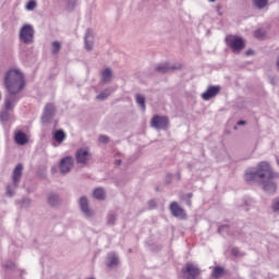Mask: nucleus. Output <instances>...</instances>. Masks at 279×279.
Here are the masks:
<instances>
[{
	"mask_svg": "<svg viewBox=\"0 0 279 279\" xmlns=\"http://www.w3.org/2000/svg\"><path fill=\"white\" fill-rule=\"evenodd\" d=\"M279 172L274 170L269 161H259L256 168L245 170L244 181L246 184H258L266 195L278 193Z\"/></svg>",
	"mask_w": 279,
	"mask_h": 279,
	"instance_id": "nucleus-1",
	"label": "nucleus"
},
{
	"mask_svg": "<svg viewBox=\"0 0 279 279\" xmlns=\"http://www.w3.org/2000/svg\"><path fill=\"white\" fill-rule=\"evenodd\" d=\"M3 85L9 93L4 99V108L5 110H14V106L21 99L19 93L27 86L25 75L21 70L10 69L4 75Z\"/></svg>",
	"mask_w": 279,
	"mask_h": 279,
	"instance_id": "nucleus-2",
	"label": "nucleus"
},
{
	"mask_svg": "<svg viewBox=\"0 0 279 279\" xmlns=\"http://www.w3.org/2000/svg\"><path fill=\"white\" fill-rule=\"evenodd\" d=\"M225 41L233 53H241L245 49V41L239 36L229 35Z\"/></svg>",
	"mask_w": 279,
	"mask_h": 279,
	"instance_id": "nucleus-3",
	"label": "nucleus"
},
{
	"mask_svg": "<svg viewBox=\"0 0 279 279\" xmlns=\"http://www.w3.org/2000/svg\"><path fill=\"white\" fill-rule=\"evenodd\" d=\"M34 34L36 32L34 31V26L31 24H25L20 29V40L24 45H32L34 43Z\"/></svg>",
	"mask_w": 279,
	"mask_h": 279,
	"instance_id": "nucleus-4",
	"label": "nucleus"
},
{
	"mask_svg": "<svg viewBox=\"0 0 279 279\" xmlns=\"http://www.w3.org/2000/svg\"><path fill=\"white\" fill-rule=\"evenodd\" d=\"M181 274L186 279H197L199 276H202V268L193 263H186L181 269Z\"/></svg>",
	"mask_w": 279,
	"mask_h": 279,
	"instance_id": "nucleus-5",
	"label": "nucleus"
},
{
	"mask_svg": "<svg viewBox=\"0 0 279 279\" xmlns=\"http://www.w3.org/2000/svg\"><path fill=\"white\" fill-rule=\"evenodd\" d=\"M169 117L166 116H154L150 120V128H154L155 130H163L165 132H167V130H169Z\"/></svg>",
	"mask_w": 279,
	"mask_h": 279,
	"instance_id": "nucleus-6",
	"label": "nucleus"
},
{
	"mask_svg": "<svg viewBox=\"0 0 279 279\" xmlns=\"http://www.w3.org/2000/svg\"><path fill=\"white\" fill-rule=\"evenodd\" d=\"M169 210L172 215V217H175V219H180L181 221H186L189 219V216L186 215V210L178 204V202L170 203Z\"/></svg>",
	"mask_w": 279,
	"mask_h": 279,
	"instance_id": "nucleus-7",
	"label": "nucleus"
},
{
	"mask_svg": "<svg viewBox=\"0 0 279 279\" xmlns=\"http://www.w3.org/2000/svg\"><path fill=\"white\" fill-rule=\"evenodd\" d=\"M78 206L81 208V213H83V215L87 219H90V218H93L95 216V211L93 209H90V204L88 202V197L82 196L78 199Z\"/></svg>",
	"mask_w": 279,
	"mask_h": 279,
	"instance_id": "nucleus-8",
	"label": "nucleus"
},
{
	"mask_svg": "<svg viewBox=\"0 0 279 279\" xmlns=\"http://www.w3.org/2000/svg\"><path fill=\"white\" fill-rule=\"evenodd\" d=\"M56 117V105L48 102L44 108V112L41 116L43 123H51V119Z\"/></svg>",
	"mask_w": 279,
	"mask_h": 279,
	"instance_id": "nucleus-9",
	"label": "nucleus"
},
{
	"mask_svg": "<svg viewBox=\"0 0 279 279\" xmlns=\"http://www.w3.org/2000/svg\"><path fill=\"white\" fill-rule=\"evenodd\" d=\"M74 160L71 156L63 157L59 162L60 173L62 175H66V173H71V169H73Z\"/></svg>",
	"mask_w": 279,
	"mask_h": 279,
	"instance_id": "nucleus-10",
	"label": "nucleus"
},
{
	"mask_svg": "<svg viewBox=\"0 0 279 279\" xmlns=\"http://www.w3.org/2000/svg\"><path fill=\"white\" fill-rule=\"evenodd\" d=\"M221 93V86L210 85L207 87L206 92L202 94L204 101H210L213 97H217Z\"/></svg>",
	"mask_w": 279,
	"mask_h": 279,
	"instance_id": "nucleus-11",
	"label": "nucleus"
},
{
	"mask_svg": "<svg viewBox=\"0 0 279 279\" xmlns=\"http://www.w3.org/2000/svg\"><path fill=\"white\" fill-rule=\"evenodd\" d=\"M93 155L86 148H80L76 150L75 160L77 165H86L90 160Z\"/></svg>",
	"mask_w": 279,
	"mask_h": 279,
	"instance_id": "nucleus-12",
	"label": "nucleus"
},
{
	"mask_svg": "<svg viewBox=\"0 0 279 279\" xmlns=\"http://www.w3.org/2000/svg\"><path fill=\"white\" fill-rule=\"evenodd\" d=\"M21 178H23V163H17L11 177L14 189H19V184H21Z\"/></svg>",
	"mask_w": 279,
	"mask_h": 279,
	"instance_id": "nucleus-13",
	"label": "nucleus"
},
{
	"mask_svg": "<svg viewBox=\"0 0 279 279\" xmlns=\"http://www.w3.org/2000/svg\"><path fill=\"white\" fill-rule=\"evenodd\" d=\"M181 69H182L181 63L175 64V65H171V64L166 62V63L158 64L155 68V71H157V73H171V71H180Z\"/></svg>",
	"mask_w": 279,
	"mask_h": 279,
	"instance_id": "nucleus-14",
	"label": "nucleus"
},
{
	"mask_svg": "<svg viewBox=\"0 0 279 279\" xmlns=\"http://www.w3.org/2000/svg\"><path fill=\"white\" fill-rule=\"evenodd\" d=\"M85 49L86 51H93V47L95 45V35L93 34V29L87 28L84 36Z\"/></svg>",
	"mask_w": 279,
	"mask_h": 279,
	"instance_id": "nucleus-15",
	"label": "nucleus"
},
{
	"mask_svg": "<svg viewBox=\"0 0 279 279\" xmlns=\"http://www.w3.org/2000/svg\"><path fill=\"white\" fill-rule=\"evenodd\" d=\"M119 255L116 253H108L107 260H106V267L109 269H114V267H119Z\"/></svg>",
	"mask_w": 279,
	"mask_h": 279,
	"instance_id": "nucleus-16",
	"label": "nucleus"
},
{
	"mask_svg": "<svg viewBox=\"0 0 279 279\" xmlns=\"http://www.w3.org/2000/svg\"><path fill=\"white\" fill-rule=\"evenodd\" d=\"M47 202L50 208H58V206L62 204V199L60 198V195L56 193L48 194Z\"/></svg>",
	"mask_w": 279,
	"mask_h": 279,
	"instance_id": "nucleus-17",
	"label": "nucleus"
},
{
	"mask_svg": "<svg viewBox=\"0 0 279 279\" xmlns=\"http://www.w3.org/2000/svg\"><path fill=\"white\" fill-rule=\"evenodd\" d=\"M14 141L17 145H27L29 143V138L27 134L23 131H17L14 135Z\"/></svg>",
	"mask_w": 279,
	"mask_h": 279,
	"instance_id": "nucleus-18",
	"label": "nucleus"
},
{
	"mask_svg": "<svg viewBox=\"0 0 279 279\" xmlns=\"http://www.w3.org/2000/svg\"><path fill=\"white\" fill-rule=\"evenodd\" d=\"M100 81L102 84H110L112 82V69L106 68L100 73Z\"/></svg>",
	"mask_w": 279,
	"mask_h": 279,
	"instance_id": "nucleus-19",
	"label": "nucleus"
},
{
	"mask_svg": "<svg viewBox=\"0 0 279 279\" xmlns=\"http://www.w3.org/2000/svg\"><path fill=\"white\" fill-rule=\"evenodd\" d=\"M94 197L98 202H104L106 199V190L104 187H97L94 190Z\"/></svg>",
	"mask_w": 279,
	"mask_h": 279,
	"instance_id": "nucleus-20",
	"label": "nucleus"
},
{
	"mask_svg": "<svg viewBox=\"0 0 279 279\" xmlns=\"http://www.w3.org/2000/svg\"><path fill=\"white\" fill-rule=\"evenodd\" d=\"M53 138L57 143H64L66 140V133L63 130H57L53 133Z\"/></svg>",
	"mask_w": 279,
	"mask_h": 279,
	"instance_id": "nucleus-21",
	"label": "nucleus"
},
{
	"mask_svg": "<svg viewBox=\"0 0 279 279\" xmlns=\"http://www.w3.org/2000/svg\"><path fill=\"white\" fill-rule=\"evenodd\" d=\"M226 276V269L220 266H216L211 272V277L215 279L223 278Z\"/></svg>",
	"mask_w": 279,
	"mask_h": 279,
	"instance_id": "nucleus-22",
	"label": "nucleus"
},
{
	"mask_svg": "<svg viewBox=\"0 0 279 279\" xmlns=\"http://www.w3.org/2000/svg\"><path fill=\"white\" fill-rule=\"evenodd\" d=\"M253 5L257 10H265L269 5V0H253Z\"/></svg>",
	"mask_w": 279,
	"mask_h": 279,
	"instance_id": "nucleus-23",
	"label": "nucleus"
},
{
	"mask_svg": "<svg viewBox=\"0 0 279 279\" xmlns=\"http://www.w3.org/2000/svg\"><path fill=\"white\" fill-rule=\"evenodd\" d=\"M135 101H136L137 106H140V108L143 110V112H145V110H146L145 96H143L141 94H136Z\"/></svg>",
	"mask_w": 279,
	"mask_h": 279,
	"instance_id": "nucleus-24",
	"label": "nucleus"
},
{
	"mask_svg": "<svg viewBox=\"0 0 279 279\" xmlns=\"http://www.w3.org/2000/svg\"><path fill=\"white\" fill-rule=\"evenodd\" d=\"M51 48L52 56H58V53H60V50L62 49V44L60 41H52Z\"/></svg>",
	"mask_w": 279,
	"mask_h": 279,
	"instance_id": "nucleus-25",
	"label": "nucleus"
},
{
	"mask_svg": "<svg viewBox=\"0 0 279 279\" xmlns=\"http://www.w3.org/2000/svg\"><path fill=\"white\" fill-rule=\"evenodd\" d=\"M117 223V214L109 213L107 215V226H114Z\"/></svg>",
	"mask_w": 279,
	"mask_h": 279,
	"instance_id": "nucleus-26",
	"label": "nucleus"
},
{
	"mask_svg": "<svg viewBox=\"0 0 279 279\" xmlns=\"http://www.w3.org/2000/svg\"><path fill=\"white\" fill-rule=\"evenodd\" d=\"M110 97V90L105 89L99 93V95L96 96V99H99L100 101H106Z\"/></svg>",
	"mask_w": 279,
	"mask_h": 279,
	"instance_id": "nucleus-27",
	"label": "nucleus"
},
{
	"mask_svg": "<svg viewBox=\"0 0 279 279\" xmlns=\"http://www.w3.org/2000/svg\"><path fill=\"white\" fill-rule=\"evenodd\" d=\"M270 208H271L272 213H278V215H279V196L275 197L271 201Z\"/></svg>",
	"mask_w": 279,
	"mask_h": 279,
	"instance_id": "nucleus-28",
	"label": "nucleus"
},
{
	"mask_svg": "<svg viewBox=\"0 0 279 279\" xmlns=\"http://www.w3.org/2000/svg\"><path fill=\"white\" fill-rule=\"evenodd\" d=\"M0 121L2 123L10 121V113L8 111H1L0 112Z\"/></svg>",
	"mask_w": 279,
	"mask_h": 279,
	"instance_id": "nucleus-29",
	"label": "nucleus"
},
{
	"mask_svg": "<svg viewBox=\"0 0 279 279\" xmlns=\"http://www.w3.org/2000/svg\"><path fill=\"white\" fill-rule=\"evenodd\" d=\"M266 32L263 28H258L254 32L255 38L263 39L264 36H266Z\"/></svg>",
	"mask_w": 279,
	"mask_h": 279,
	"instance_id": "nucleus-30",
	"label": "nucleus"
},
{
	"mask_svg": "<svg viewBox=\"0 0 279 279\" xmlns=\"http://www.w3.org/2000/svg\"><path fill=\"white\" fill-rule=\"evenodd\" d=\"M20 204L23 208H28V206L32 204V198L23 197L20 201Z\"/></svg>",
	"mask_w": 279,
	"mask_h": 279,
	"instance_id": "nucleus-31",
	"label": "nucleus"
},
{
	"mask_svg": "<svg viewBox=\"0 0 279 279\" xmlns=\"http://www.w3.org/2000/svg\"><path fill=\"white\" fill-rule=\"evenodd\" d=\"M98 141L102 145H108V143H110V137L108 135H99Z\"/></svg>",
	"mask_w": 279,
	"mask_h": 279,
	"instance_id": "nucleus-32",
	"label": "nucleus"
},
{
	"mask_svg": "<svg viewBox=\"0 0 279 279\" xmlns=\"http://www.w3.org/2000/svg\"><path fill=\"white\" fill-rule=\"evenodd\" d=\"M147 204H148L149 210H154L155 208H158V203L156 202V199H149Z\"/></svg>",
	"mask_w": 279,
	"mask_h": 279,
	"instance_id": "nucleus-33",
	"label": "nucleus"
},
{
	"mask_svg": "<svg viewBox=\"0 0 279 279\" xmlns=\"http://www.w3.org/2000/svg\"><path fill=\"white\" fill-rule=\"evenodd\" d=\"M226 230H230V225H220L218 227V234H222V232H226Z\"/></svg>",
	"mask_w": 279,
	"mask_h": 279,
	"instance_id": "nucleus-34",
	"label": "nucleus"
},
{
	"mask_svg": "<svg viewBox=\"0 0 279 279\" xmlns=\"http://www.w3.org/2000/svg\"><path fill=\"white\" fill-rule=\"evenodd\" d=\"M37 3H36V0H31L28 1V3L26 4V10H34L36 8Z\"/></svg>",
	"mask_w": 279,
	"mask_h": 279,
	"instance_id": "nucleus-35",
	"label": "nucleus"
},
{
	"mask_svg": "<svg viewBox=\"0 0 279 279\" xmlns=\"http://www.w3.org/2000/svg\"><path fill=\"white\" fill-rule=\"evenodd\" d=\"M7 195L8 197L14 196V190H12V185H7Z\"/></svg>",
	"mask_w": 279,
	"mask_h": 279,
	"instance_id": "nucleus-36",
	"label": "nucleus"
},
{
	"mask_svg": "<svg viewBox=\"0 0 279 279\" xmlns=\"http://www.w3.org/2000/svg\"><path fill=\"white\" fill-rule=\"evenodd\" d=\"M172 180H173V174L167 173L166 180H165L166 184H171Z\"/></svg>",
	"mask_w": 279,
	"mask_h": 279,
	"instance_id": "nucleus-37",
	"label": "nucleus"
},
{
	"mask_svg": "<svg viewBox=\"0 0 279 279\" xmlns=\"http://www.w3.org/2000/svg\"><path fill=\"white\" fill-rule=\"evenodd\" d=\"M4 268L7 269H16V264L14 262H10L4 265Z\"/></svg>",
	"mask_w": 279,
	"mask_h": 279,
	"instance_id": "nucleus-38",
	"label": "nucleus"
},
{
	"mask_svg": "<svg viewBox=\"0 0 279 279\" xmlns=\"http://www.w3.org/2000/svg\"><path fill=\"white\" fill-rule=\"evenodd\" d=\"M269 80L271 86H278V78L276 76H270Z\"/></svg>",
	"mask_w": 279,
	"mask_h": 279,
	"instance_id": "nucleus-39",
	"label": "nucleus"
},
{
	"mask_svg": "<svg viewBox=\"0 0 279 279\" xmlns=\"http://www.w3.org/2000/svg\"><path fill=\"white\" fill-rule=\"evenodd\" d=\"M231 254H232V256H239V247H233L231 250Z\"/></svg>",
	"mask_w": 279,
	"mask_h": 279,
	"instance_id": "nucleus-40",
	"label": "nucleus"
},
{
	"mask_svg": "<svg viewBox=\"0 0 279 279\" xmlns=\"http://www.w3.org/2000/svg\"><path fill=\"white\" fill-rule=\"evenodd\" d=\"M236 125H247V121L240 120L238 121Z\"/></svg>",
	"mask_w": 279,
	"mask_h": 279,
	"instance_id": "nucleus-41",
	"label": "nucleus"
},
{
	"mask_svg": "<svg viewBox=\"0 0 279 279\" xmlns=\"http://www.w3.org/2000/svg\"><path fill=\"white\" fill-rule=\"evenodd\" d=\"M122 162H123V161H122L121 159H117V160H116L117 167H121Z\"/></svg>",
	"mask_w": 279,
	"mask_h": 279,
	"instance_id": "nucleus-42",
	"label": "nucleus"
},
{
	"mask_svg": "<svg viewBox=\"0 0 279 279\" xmlns=\"http://www.w3.org/2000/svg\"><path fill=\"white\" fill-rule=\"evenodd\" d=\"M68 8H71L73 10V8H75V4H72L71 1H68Z\"/></svg>",
	"mask_w": 279,
	"mask_h": 279,
	"instance_id": "nucleus-43",
	"label": "nucleus"
},
{
	"mask_svg": "<svg viewBox=\"0 0 279 279\" xmlns=\"http://www.w3.org/2000/svg\"><path fill=\"white\" fill-rule=\"evenodd\" d=\"M252 53H254V50H252V49L246 51V56H252Z\"/></svg>",
	"mask_w": 279,
	"mask_h": 279,
	"instance_id": "nucleus-44",
	"label": "nucleus"
},
{
	"mask_svg": "<svg viewBox=\"0 0 279 279\" xmlns=\"http://www.w3.org/2000/svg\"><path fill=\"white\" fill-rule=\"evenodd\" d=\"M186 204H187V206H192V205H193V202L191 201V198H189V199L186 201Z\"/></svg>",
	"mask_w": 279,
	"mask_h": 279,
	"instance_id": "nucleus-45",
	"label": "nucleus"
},
{
	"mask_svg": "<svg viewBox=\"0 0 279 279\" xmlns=\"http://www.w3.org/2000/svg\"><path fill=\"white\" fill-rule=\"evenodd\" d=\"M186 197H187V199H191L193 197V193H187Z\"/></svg>",
	"mask_w": 279,
	"mask_h": 279,
	"instance_id": "nucleus-46",
	"label": "nucleus"
},
{
	"mask_svg": "<svg viewBox=\"0 0 279 279\" xmlns=\"http://www.w3.org/2000/svg\"><path fill=\"white\" fill-rule=\"evenodd\" d=\"M178 180H182V174L180 172L177 173Z\"/></svg>",
	"mask_w": 279,
	"mask_h": 279,
	"instance_id": "nucleus-47",
	"label": "nucleus"
},
{
	"mask_svg": "<svg viewBox=\"0 0 279 279\" xmlns=\"http://www.w3.org/2000/svg\"><path fill=\"white\" fill-rule=\"evenodd\" d=\"M155 191H156V193H159V191H160V186H159V185H157V186L155 187Z\"/></svg>",
	"mask_w": 279,
	"mask_h": 279,
	"instance_id": "nucleus-48",
	"label": "nucleus"
},
{
	"mask_svg": "<svg viewBox=\"0 0 279 279\" xmlns=\"http://www.w3.org/2000/svg\"><path fill=\"white\" fill-rule=\"evenodd\" d=\"M56 171H57L56 167H52L51 168V173H56Z\"/></svg>",
	"mask_w": 279,
	"mask_h": 279,
	"instance_id": "nucleus-49",
	"label": "nucleus"
},
{
	"mask_svg": "<svg viewBox=\"0 0 279 279\" xmlns=\"http://www.w3.org/2000/svg\"><path fill=\"white\" fill-rule=\"evenodd\" d=\"M208 1H210V3H215V1H217V0H208Z\"/></svg>",
	"mask_w": 279,
	"mask_h": 279,
	"instance_id": "nucleus-50",
	"label": "nucleus"
},
{
	"mask_svg": "<svg viewBox=\"0 0 279 279\" xmlns=\"http://www.w3.org/2000/svg\"><path fill=\"white\" fill-rule=\"evenodd\" d=\"M227 223H230V220H225Z\"/></svg>",
	"mask_w": 279,
	"mask_h": 279,
	"instance_id": "nucleus-51",
	"label": "nucleus"
}]
</instances>
